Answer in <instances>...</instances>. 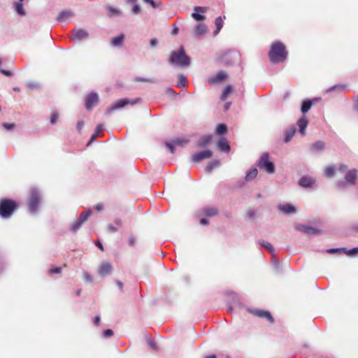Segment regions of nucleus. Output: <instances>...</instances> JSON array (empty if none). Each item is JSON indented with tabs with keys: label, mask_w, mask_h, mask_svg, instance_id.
Here are the masks:
<instances>
[{
	"label": "nucleus",
	"mask_w": 358,
	"mask_h": 358,
	"mask_svg": "<svg viewBox=\"0 0 358 358\" xmlns=\"http://www.w3.org/2000/svg\"><path fill=\"white\" fill-rule=\"evenodd\" d=\"M287 56V52L282 43L275 41L272 43L268 52V57L272 63L282 62L286 59Z\"/></svg>",
	"instance_id": "f257e3e1"
},
{
	"label": "nucleus",
	"mask_w": 358,
	"mask_h": 358,
	"mask_svg": "<svg viewBox=\"0 0 358 358\" xmlns=\"http://www.w3.org/2000/svg\"><path fill=\"white\" fill-rule=\"evenodd\" d=\"M17 203L9 199H2L0 201V216L3 218H9L17 209Z\"/></svg>",
	"instance_id": "f03ea898"
},
{
	"label": "nucleus",
	"mask_w": 358,
	"mask_h": 358,
	"mask_svg": "<svg viewBox=\"0 0 358 358\" xmlns=\"http://www.w3.org/2000/svg\"><path fill=\"white\" fill-rule=\"evenodd\" d=\"M169 61L178 66H187L190 64V58L185 54L182 47L178 51L172 52Z\"/></svg>",
	"instance_id": "7ed1b4c3"
},
{
	"label": "nucleus",
	"mask_w": 358,
	"mask_h": 358,
	"mask_svg": "<svg viewBox=\"0 0 358 358\" xmlns=\"http://www.w3.org/2000/svg\"><path fill=\"white\" fill-rule=\"evenodd\" d=\"M220 61L226 65H232L240 62V54L234 51H225L220 56Z\"/></svg>",
	"instance_id": "20e7f679"
},
{
	"label": "nucleus",
	"mask_w": 358,
	"mask_h": 358,
	"mask_svg": "<svg viewBox=\"0 0 358 358\" xmlns=\"http://www.w3.org/2000/svg\"><path fill=\"white\" fill-rule=\"evenodd\" d=\"M39 202L40 194L36 188H31L30 189V195L27 201L29 210L32 213L36 212L39 205Z\"/></svg>",
	"instance_id": "39448f33"
},
{
	"label": "nucleus",
	"mask_w": 358,
	"mask_h": 358,
	"mask_svg": "<svg viewBox=\"0 0 358 358\" xmlns=\"http://www.w3.org/2000/svg\"><path fill=\"white\" fill-rule=\"evenodd\" d=\"M258 166L259 169H264L268 173H273L275 171L274 164L269 161V155L267 152L261 156Z\"/></svg>",
	"instance_id": "423d86ee"
},
{
	"label": "nucleus",
	"mask_w": 358,
	"mask_h": 358,
	"mask_svg": "<svg viewBox=\"0 0 358 358\" xmlns=\"http://www.w3.org/2000/svg\"><path fill=\"white\" fill-rule=\"evenodd\" d=\"M141 101L140 98H137L136 99L129 100L128 99H122L117 100L112 106H111V110H117L121 108H123L124 106L131 104L134 105Z\"/></svg>",
	"instance_id": "0eeeda50"
},
{
	"label": "nucleus",
	"mask_w": 358,
	"mask_h": 358,
	"mask_svg": "<svg viewBox=\"0 0 358 358\" xmlns=\"http://www.w3.org/2000/svg\"><path fill=\"white\" fill-rule=\"evenodd\" d=\"M296 229L298 230V231H302L306 234H308V235H311V234H314V235H318V234H322V231L318 229H316L313 227H311V226H309V225H306V224H299V225H297L296 227Z\"/></svg>",
	"instance_id": "6e6552de"
},
{
	"label": "nucleus",
	"mask_w": 358,
	"mask_h": 358,
	"mask_svg": "<svg viewBox=\"0 0 358 358\" xmlns=\"http://www.w3.org/2000/svg\"><path fill=\"white\" fill-rule=\"evenodd\" d=\"M99 96L96 93L92 92L87 95L85 101V107L87 110H92V108L98 103Z\"/></svg>",
	"instance_id": "1a4fd4ad"
},
{
	"label": "nucleus",
	"mask_w": 358,
	"mask_h": 358,
	"mask_svg": "<svg viewBox=\"0 0 358 358\" xmlns=\"http://www.w3.org/2000/svg\"><path fill=\"white\" fill-rule=\"evenodd\" d=\"M227 78L228 76L227 73L223 71H220L216 75L210 77L208 81L210 85H215L227 80Z\"/></svg>",
	"instance_id": "9d476101"
},
{
	"label": "nucleus",
	"mask_w": 358,
	"mask_h": 358,
	"mask_svg": "<svg viewBox=\"0 0 358 358\" xmlns=\"http://www.w3.org/2000/svg\"><path fill=\"white\" fill-rule=\"evenodd\" d=\"M113 269V268L110 263H109L108 262H104L100 265L99 268L98 270V273L101 276L104 277L111 273Z\"/></svg>",
	"instance_id": "9b49d317"
},
{
	"label": "nucleus",
	"mask_w": 358,
	"mask_h": 358,
	"mask_svg": "<svg viewBox=\"0 0 358 358\" xmlns=\"http://www.w3.org/2000/svg\"><path fill=\"white\" fill-rule=\"evenodd\" d=\"M213 153L210 150H206L192 155V160L195 162H201L205 159L211 157Z\"/></svg>",
	"instance_id": "f8f14e48"
},
{
	"label": "nucleus",
	"mask_w": 358,
	"mask_h": 358,
	"mask_svg": "<svg viewBox=\"0 0 358 358\" xmlns=\"http://www.w3.org/2000/svg\"><path fill=\"white\" fill-rule=\"evenodd\" d=\"M251 313L259 317L266 318L271 323H273L274 322L273 317H272L271 314L268 311H265L263 310H252Z\"/></svg>",
	"instance_id": "ddd939ff"
},
{
	"label": "nucleus",
	"mask_w": 358,
	"mask_h": 358,
	"mask_svg": "<svg viewBox=\"0 0 358 358\" xmlns=\"http://www.w3.org/2000/svg\"><path fill=\"white\" fill-rule=\"evenodd\" d=\"M357 171L356 169L348 171L345 176V182L350 185H355L357 179Z\"/></svg>",
	"instance_id": "4468645a"
},
{
	"label": "nucleus",
	"mask_w": 358,
	"mask_h": 358,
	"mask_svg": "<svg viewBox=\"0 0 358 358\" xmlns=\"http://www.w3.org/2000/svg\"><path fill=\"white\" fill-rule=\"evenodd\" d=\"M278 208L285 214H292L296 211L295 207L291 204H279L278 205Z\"/></svg>",
	"instance_id": "2eb2a0df"
},
{
	"label": "nucleus",
	"mask_w": 358,
	"mask_h": 358,
	"mask_svg": "<svg viewBox=\"0 0 358 358\" xmlns=\"http://www.w3.org/2000/svg\"><path fill=\"white\" fill-rule=\"evenodd\" d=\"M73 16V13L71 10H64L59 13L57 20L59 22H65L68 19H69L70 17H71Z\"/></svg>",
	"instance_id": "dca6fc26"
},
{
	"label": "nucleus",
	"mask_w": 358,
	"mask_h": 358,
	"mask_svg": "<svg viewBox=\"0 0 358 358\" xmlns=\"http://www.w3.org/2000/svg\"><path fill=\"white\" fill-rule=\"evenodd\" d=\"M73 38L79 41L85 39L88 36V32L82 29H76L73 31Z\"/></svg>",
	"instance_id": "f3484780"
},
{
	"label": "nucleus",
	"mask_w": 358,
	"mask_h": 358,
	"mask_svg": "<svg viewBox=\"0 0 358 358\" xmlns=\"http://www.w3.org/2000/svg\"><path fill=\"white\" fill-rule=\"evenodd\" d=\"M218 213L217 208L215 207H205L202 210V214L206 217H213L217 215Z\"/></svg>",
	"instance_id": "a211bd4d"
},
{
	"label": "nucleus",
	"mask_w": 358,
	"mask_h": 358,
	"mask_svg": "<svg viewBox=\"0 0 358 358\" xmlns=\"http://www.w3.org/2000/svg\"><path fill=\"white\" fill-rule=\"evenodd\" d=\"M299 184L304 187H311L314 184V180L312 178L306 176L300 179Z\"/></svg>",
	"instance_id": "6ab92c4d"
},
{
	"label": "nucleus",
	"mask_w": 358,
	"mask_h": 358,
	"mask_svg": "<svg viewBox=\"0 0 358 358\" xmlns=\"http://www.w3.org/2000/svg\"><path fill=\"white\" fill-rule=\"evenodd\" d=\"M308 122L307 120V119L304 117H301L298 121H297V125L299 127V131L303 134L304 135L305 134V130H306V128L308 126Z\"/></svg>",
	"instance_id": "aec40b11"
},
{
	"label": "nucleus",
	"mask_w": 358,
	"mask_h": 358,
	"mask_svg": "<svg viewBox=\"0 0 358 358\" xmlns=\"http://www.w3.org/2000/svg\"><path fill=\"white\" fill-rule=\"evenodd\" d=\"M212 140V136L211 135H206L204 136H202L197 143V145L199 148H204L206 147L208 143L211 142Z\"/></svg>",
	"instance_id": "412c9836"
},
{
	"label": "nucleus",
	"mask_w": 358,
	"mask_h": 358,
	"mask_svg": "<svg viewBox=\"0 0 358 358\" xmlns=\"http://www.w3.org/2000/svg\"><path fill=\"white\" fill-rule=\"evenodd\" d=\"M207 31L208 28L203 23H198L194 29V33L199 35L205 34Z\"/></svg>",
	"instance_id": "4be33fe9"
},
{
	"label": "nucleus",
	"mask_w": 358,
	"mask_h": 358,
	"mask_svg": "<svg viewBox=\"0 0 358 358\" xmlns=\"http://www.w3.org/2000/svg\"><path fill=\"white\" fill-rule=\"evenodd\" d=\"M124 39V35L120 34L117 36L113 37L111 40V43L114 46H120L122 45Z\"/></svg>",
	"instance_id": "5701e85b"
},
{
	"label": "nucleus",
	"mask_w": 358,
	"mask_h": 358,
	"mask_svg": "<svg viewBox=\"0 0 358 358\" xmlns=\"http://www.w3.org/2000/svg\"><path fill=\"white\" fill-rule=\"evenodd\" d=\"M218 148L224 152H229L230 150V145H229L226 139H222L218 143Z\"/></svg>",
	"instance_id": "b1692460"
},
{
	"label": "nucleus",
	"mask_w": 358,
	"mask_h": 358,
	"mask_svg": "<svg viewBox=\"0 0 358 358\" xmlns=\"http://www.w3.org/2000/svg\"><path fill=\"white\" fill-rule=\"evenodd\" d=\"M336 167L335 166H329L324 171V175L327 178H331L335 175Z\"/></svg>",
	"instance_id": "393cba45"
},
{
	"label": "nucleus",
	"mask_w": 358,
	"mask_h": 358,
	"mask_svg": "<svg viewBox=\"0 0 358 358\" xmlns=\"http://www.w3.org/2000/svg\"><path fill=\"white\" fill-rule=\"evenodd\" d=\"M232 91H233L232 86L231 85H228L224 88V90H223V92L221 94V96H220L221 100L224 101L228 97V96L232 92Z\"/></svg>",
	"instance_id": "a878e982"
},
{
	"label": "nucleus",
	"mask_w": 358,
	"mask_h": 358,
	"mask_svg": "<svg viewBox=\"0 0 358 358\" xmlns=\"http://www.w3.org/2000/svg\"><path fill=\"white\" fill-rule=\"evenodd\" d=\"M215 24L216 29L214 31V34H217L223 27V20L222 17H218L215 19Z\"/></svg>",
	"instance_id": "bb28decb"
},
{
	"label": "nucleus",
	"mask_w": 358,
	"mask_h": 358,
	"mask_svg": "<svg viewBox=\"0 0 358 358\" xmlns=\"http://www.w3.org/2000/svg\"><path fill=\"white\" fill-rule=\"evenodd\" d=\"M295 133H296L295 127H293L289 128L286 132L285 142L288 143L293 138Z\"/></svg>",
	"instance_id": "cd10ccee"
},
{
	"label": "nucleus",
	"mask_w": 358,
	"mask_h": 358,
	"mask_svg": "<svg viewBox=\"0 0 358 358\" xmlns=\"http://www.w3.org/2000/svg\"><path fill=\"white\" fill-rule=\"evenodd\" d=\"M91 214H92V211L90 210H88L87 211L83 212L80 215L79 218H78V220L80 222H81L82 224H83L87 220V218L91 215Z\"/></svg>",
	"instance_id": "c85d7f7f"
},
{
	"label": "nucleus",
	"mask_w": 358,
	"mask_h": 358,
	"mask_svg": "<svg viewBox=\"0 0 358 358\" xmlns=\"http://www.w3.org/2000/svg\"><path fill=\"white\" fill-rule=\"evenodd\" d=\"M312 106V101H310V100H308V101H303V103H302V106H301V112L303 113H307L311 108Z\"/></svg>",
	"instance_id": "c756f323"
},
{
	"label": "nucleus",
	"mask_w": 358,
	"mask_h": 358,
	"mask_svg": "<svg viewBox=\"0 0 358 358\" xmlns=\"http://www.w3.org/2000/svg\"><path fill=\"white\" fill-rule=\"evenodd\" d=\"M227 128L224 124H218L216 127V133L218 134H224L227 133Z\"/></svg>",
	"instance_id": "7c9ffc66"
},
{
	"label": "nucleus",
	"mask_w": 358,
	"mask_h": 358,
	"mask_svg": "<svg viewBox=\"0 0 358 358\" xmlns=\"http://www.w3.org/2000/svg\"><path fill=\"white\" fill-rule=\"evenodd\" d=\"M22 2V1H20L19 3H15V10L20 15L23 16L25 15V11Z\"/></svg>",
	"instance_id": "2f4dec72"
},
{
	"label": "nucleus",
	"mask_w": 358,
	"mask_h": 358,
	"mask_svg": "<svg viewBox=\"0 0 358 358\" xmlns=\"http://www.w3.org/2000/svg\"><path fill=\"white\" fill-rule=\"evenodd\" d=\"M257 173H258L257 169H251L250 171H249L247 173V174L245 176V179L250 180V179L256 178L257 176Z\"/></svg>",
	"instance_id": "473e14b6"
},
{
	"label": "nucleus",
	"mask_w": 358,
	"mask_h": 358,
	"mask_svg": "<svg viewBox=\"0 0 358 358\" xmlns=\"http://www.w3.org/2000/svg\"><path fill=\"white\" fill-rule=\"evenodd\" d=\"M324 148V143L322 141H317L313 145V149L315 150H322Z\"/></svg>",
	"instance_id": "72a5a7b5"
},
{
	"label": "nucleus",
	"mask_w": 358,
	"mask_h": 358,
	"mask_svg": "<svg viewBox=\"0 0 358 358\" xmlns=\"http://www.w3.org/2000/svg\"><path fill=\"white\" fill-rule=\"evenodd\" d=\"M186 84H187V79H186L185 76L183 75H179L178 76V83L177 85L179 87H185L186 86Z\"/></svg>",
	"instance_id": "f704fd0d"
},
{
	"label": "nucleus",
	"mask_w": 358,
	"mask_h": 358,
	"mask_svg": "<svg viewBox=\"0 0 358 358\" xmlns=\"http://www.w3.org/2000/svg\"><path fill=\"white\" fill-rule=\"evenodd\" d=\"M107 10L108 12V16L109 17H113L115 15H120V11L117 9L114 8L110 7V6L107 8Z\"/></svg>",
	"instance_id": "c9c22d12"
},
{
	"label": "nucleus",
	"mask_w": 358,
	"mask_h": 358,
	"mask_svg": "<svg viewBox=\"0 0 358 358\" xmlns=\"http://www.w3.org/2000/svg\"><path fill=\"white\" fill-rule=\"evenodd\" d=\"M135 81L136 82H142V83H154L155 81L153 79H148L144 78L136 77L135 78Z\"/></svg>",
	"instance_id": "e433bc0d"
},
{
	"label": "nucleus",
	"mask_w": 358,
	"mask_h": 358,
	"mask_svg": "<svg viewBox=\"0 0 358 358\" xmlns=\"http://www.w3.org/2000/svg\"><path fill=\"white\" fill-rule=\"evenodd\" d=\"M192 17L196 20H203L206 19V17L198 13H193L192 14Z\"/></svg>",
	"instance_id": "4c0bfd02"
},
{
	"label": "nucleus",
	"mask_w": 358,
	"mask_h": 358,
	"mask_svg": "<svg viewBox=\"0 0 358 358\" xmlns=\"http://www.w3.org/2000/svg\"><path fill=\"white\" fill-rule=\"evenodd\" d=\"M83 224L77 220L75 223H73L71 226V230L74 232L77 231Z\"/></svg>",
	"instance_id": "58836bf2"
},
{
	"label": "nucleus",
	"mask_w": 358,
	"mask_h": 358,
	"mask_svg": "<svg viewBox=\"0 0 358 358\" xmlns=\"http://www.w3.org/2000/svg\"><path fill=\"white\" fill-rule=\"evenodd\" d=\"M59 117V114L57 113H52L50 117V122L54 124L57 122Z\"/></svg>",
	"instance_id": "ea45409f"
},
{
	"label": "nucleus",
	"mask_w": 358,
	"mask_h": 358,
	"mask_svg": "<svg viewBox=\"0 0 358 358\" xmlns=\"http://www.w3.org/2000/svg\"><path fill=\"white\" fill-rule=\"evenodd\" d=\"M341 251H343V252H345V248H331V249L327 250V252L328 253H331V254L339 252Z\"/></svg>",
	"instance_id": "a19ab883"
},
{
	"label": "nucleus",
	"mask_w": 358,
	"mask_h": 358,
	"mask_svg": "<svg viewBox=\"0 0 358 358\" xmlns=\"http://www.w3.org/2000/svg\"><path fill=\"white\" fill-rule=\"evenodd\" d=\"M49 273L50 274H57V273H60L62 272V268L60 267H55V268H52L49 270Z\"/></svg>",
	"instance_id": "79ce46f5"
},
{
	"label": "nucleus",
	"mask_w": 358,
	"mask_h": 358,
	"mask_svg": "<svg viewBox=\"0 0 358 358\" xmlns=\"http://www.w3.org/2000/svg\"><path fill=\"white\" fill-rule=\"evenodd\" d=\"M194 10L196 12L203 13L208 10V8L207 7H201V6H195L194 8Z\"/></svg>",
	"instance_id": "37998d69"
},
{
	"label": "nucleus",
	"mask_w": 358,
	"mask_h": 358,
	"mask_svg": "<svg viewBox=\"0 0 358 358\" xmlns=\"http://www.w3.org/2000/svg\"><path fill=\"white\" fill-rule=\"evenodd\" d=\"M173 142H174L176 144L180 145H185V144H186V143H188V140H187V139H179V138H178V139L174 140V141H173Z\"/></svg>",
	"instance_id": "c03bdc74"
},
{
	"label": "nucleus",
	"mask_w": 358,
	"mask_h": 358,
	"mask_svg": "<svg viewBox=\"0 0 358 358\" xmlns=\"http://www.w3.org/2000/svg\"><path fill=\"white\" fill-rule=\"evenodd\" d=\"M107 229L108 230L111 232V233H115L117 231V229L118 228L117 227H115L113 226V224H109L108 226H107Z\"/></svg>",
	"instance_id": "a18cd8bd"
},
{
	"label": "nucleus",
	"mask_w": 358,
	"mask_h": 358,
	"mask_svg": "<svg viewBox=\"0 0 358 358\" xmlns=\"http://www.w3.org/2000/svg\"><path fill=\"white\" fill-rule=\"evenodd\" d=\"M3 127L6 129H13L15 127V123H6V122H4L3 123Z\"/></svg>",
	"instance_id": "49530a36"
},
{
	"label": "nucleus",
	"mask_w": 358,
	"mask_h": 358,
	"mask_svg": "<svg viewBox=\"0 0 358 358\" xmlns=\"http://www.w3.org/2000/svg\"><path fill=\"white\" fill-rule=\"evenodd\" d=\"M263 245L271 252H273L274 249L273 245L270 243H265Z\"/></svg>",
	"instance_id": "de8ad7c7"
},
{
	"label": "nucleus",
	"mask_w": 358,
	"mask_h": 358,
	"mask_svg": "<svg viewBox=\"0 0 358 358\" xmlns=\"http://www.w3.org/2000/svg\"><path fill=\"white\" fill-rule=\"evenodd\" d=\"M113 331L111 329H106V330L103 331V335L105 337H110V336H113Z\"/></svg>",
	"instance_id": "09e8293b"
},
{
	"label": "nucleus",
	"mask_w": 358,
	"mask_h": 358,
	"mask_svg": "<svg viewBox=\"0 0 358 358\" xmlns=\"http://www.w3.org/2000/svg\"><path fill=\"white\" fill-rule=\"evenodd\" d=\"M345 252L347 255H354V254H355V253L358 252V248H353V249H352V250H349V251H347V250H345Z\"/></svg>",
	"instance_id": "8fccbe9b"
},
{
	"label": "nucleus",
	"mask_w": 358,
	"mask_h": 358,
	"mask_svg": "<svg viewBox=\"0 0 358 358\" xmlns=\"http://www.w3.org/2000/svg\"><path fill=\"white\" fill-rule=\"evenodd\" d=\"M84 278H85L87 281H88V282H92V276L90 275V273H84Z\"/></svg>",
	"instance_id": "3c124183"
},
{
	"label": "nucleus",
	"mask_w": 358,
	"mask_h": 358,
	"mask_svg": "<svg viewBox=\"0 0 358 358\" xmlns=\"http://www.w3.org/2000/svg\"><path fill=\"white\" fill-rule=\"evenodd\" d=\"M136 242L134 236H131L129 238V244L130 246H134Z\"/></svg>",
	"instance_id": "603ef678"
},
{
	"label": "nucleus",
	"mask_w": 358,
	"mask_h": 358,
	"mask_svg": "<svg viewBox=\"0 0 358 358\" xmlns=\"http://www.w3.org/2000/svg\"><path fill=\"white\" fill-rule=\"evenodd\" d=\"M114 222L116 225L115 227H117V228H119L122 226V220L120 218H116Z\"/></svg>",
	"instance_id": "864d4df0"
},
{
	"label": "nucleus",
	"mask_w": 358,
	"mask_h": 358,
	"mask_svg": "<svg viewBox=\"0 0 358 358\" xmlns=\"http://www.w3.org/2000/svg\"><path fill=\"white\" fill-rule=\"evenodd\" d=\"M166 146L167 148H169V149L170 150V152H171V153H173V152H174V147H173V145L171 143H166Z\"/></svg>",
	"instance_id": "5fc2aeb1"
},
{
	"label": "nucleus",
	"mask_w": 358,
	"mask_h": 358,
	"mask_svg": "<svg viewBox=\"0 0 358 358\" xmlns=\"http://www.w3.org/2000/svg\"><path fill=\"white\" fill-rule=\"evenodd\" d=\"M217 164H218V161L215 162L214 163H211V164H208L207 169H208L209 171H210L213 169L214 166H216Z\"/></svg>",
	"instance_id": "6e6d98bb"
},
{
	"label": "nucleus",
	"mask_w": 358,
	"mask_h": 358,
	"mask_svg": "<svg viewBox=\"0 0 358 358\" xmlns=\"http://www.w3.org/2000/svg\"><path fill=\"white\" fill-rule=\"evenodd\" d=\"M347 166L345 164H341L338 167V170L341 172H344L347 170Z\"/></svg>",
	"instance_id": "4d7b16f0"
},
{
	"label": "nucleus",
	"mask_w": 358,
	"mask_h": 358,
	"mask_svg": "<svg viewBox=\"0 0 358 358\" xmlns=\"http://www.w3.org/2000/svg\"><path fill=\"white\" fill-rule=\"evenodd\" d=\"M96 136H97V134H92V136H91V138H90V141L87 143V145L88 146L90 143H92V141L95 140V138H96Z\"/></svg>",
	"instance_id": "13d9d810"
},
{
	"label": "nucleus",
	"mask_w": 358,
	"mask_h": 358,
	"mask_svg": "<svg viewBox=\"0 0 358 358\" xmlns=\"http://www.w3.org/2000/svg\"><path fill=\"white\" fill-rule=\"evenodd\" d=\"M94 208L97 211H101L103 210V205L102 203H98L95 206Z\"/></svg>",
	"instance_id": "bf43d9fd"
},
{
	"label": "nucleus",
	"mask_w": 358,
	"mask_h": 358,
	"mask_svg": "<svg viewBox=\"0 0 358 358\" xmlns=\"http://www.w3.org/2000/svg\"><path fill=\"white\" fill-rule=\"evenodd\" d=\"M157 44V38H152V39L150 40V45H151V46L154 47V46H155Z\"/></svg>",
	"instance_id": "052dcab7"
},
{
	"label": "nucleus",
	"mask_w": 358,
	"mask_h": 358,
	"mask_svg": "<svg viewBox=\"0 0 358 358\" xmlns=\"http://www.w3.org/2000/svg\"><path fill=\"white\" fill-rule=\"evenodd\" d=\"M200 223L201 225H206L208 224V221L206 218H202L200 220Z\"/></svg>",
	"instance_id": "680f3d73"
},
{
	"label": "nucleus",
	"mask_w": 358,
	"mask_h": 358,
	"mask_svg": "<svg viewBox=\"0 0 358 358\" xmlns=\"http://www.w3.org/2000/svg\"><path fill=\"white\" fill-rule=\"evenodd\" d=\"M115 282L120 289H123V283L122 282H120V280H116Z\"/></svg>",
	"instance_id": "e2e57ef3"
},
{
	"label": "nucleus",
	"mask_w": 358,
	"mask_h": 358,
	"mask_svg": "<svg viewBox=\"0 0 358 358\" xmlns=\"http://www.w3.org/2000/svg\"><path fill=\"white\" fill-rule=\"evenodd\" d=\"M133 11L134 13H138L140 11V7L138 5H135L133 8Z\"/></svg>",
	"instance_id": "0e129e2a"
},
{
	"label": "nucleus",
	"mask_w": 358,
	"mask_h": 358,
	"mask_svg": "<svg viewBox=\"0 0 358 358\" xmlns=\"http://www.w3.org/2000/svg\"><path fill=\"white\" fill-rule=\"evenodd\" d=\"M94 322L96 325H99L100 322V317L99 316H96L94 319Z\"/></svg>",
	"instance_id": "69168bd1"
},
{
	"label": "nucleus",
	"mask_w": 358,
	"mask_h": 358,
	"mask_svg": "<svg viewBox=\"0 0 358 358\" xmlns=\"http://www.w3.org/2000/svg\"><path fill=\"white\" fill-rule=\"evenodd\" d=\"M101 131H102V126L101 125H98L97 127H96V133L97 135L99 133H101Z\"/></svg>",
	"instance_id": "338daca9"
},
{
	"label": "nucleus",
	"mask_w": 358,
	"mask_h": 358,
	"mask_svg": "<svg viewBox=\"0 0 358 358\" xmlns=\"http://www.w3.org/2000/svg\"><path fill=\"white\" fill-rule=\"evenodd\" d=\"M355 109L357 112H358V97L355 100Z\"/></svg>",
	"instance_id": "774afa93"
}]
</instances>
